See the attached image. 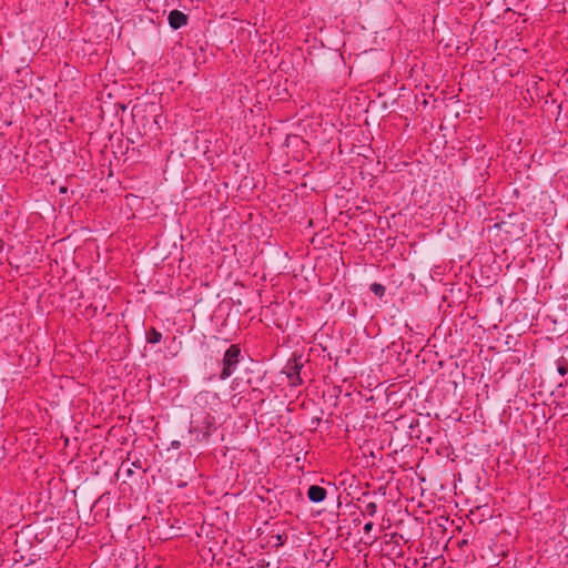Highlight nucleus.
<instances>
[{
  "label": "nucleus",
  "instance_id": "obj_10",
  "mask_svg": "<svg viewBox=\"0 0 568 568\" xmlns=\"http://www.w3.org/2000/svg\"><path fill=\"white\" fill-rule=\"evenodd\" d=\"M371 291L378 296L379 298L384 297L386 293V287L383 284L379 283H373L371 285Z\"/></svg>",
  "mask_w": 568,
  "mask_h": 568
},
{
  "label": "nucleus",
  "instance_id": "obj_9",
  "mask_svg": "<svg viewBox=\"0 0 568 568\" xmlns=\"http://www.w3.org/2000/svg\"><path fill=\"white\" fill-rule=\"evenodd\" d=\"M377 513V504L374 501L367 503L362 509L364 516L374 517Z\"/></svg>",
  "mask_w": 568,
  "mask_h": 568
},
{
  "label": "nucleus",
  "instance_id": "obj_2",
  "mask_svg": "<svg viewBox=\"0 0 568 568\" xmlns=\"http://www.w3.org/2000/svg\"><path fill=\"white\" fill-rule=\"evenodd\" d=\"M241 356V348L237 344H232L225 351L222 358V369L219 376L221 381L227 379L235 372Z\"/></svg>",
  "mask_w": 568,
  "mask_h": 568
},
{
  "label": "nucleus",
  "instance_id": "obj_1",
  "mask_svg": "<svg viewBox=\"0 0 568 568\" xmlns=\"http://www.w3.org/2000/svg\"><path fill=\"white\" fill-rule=\"evenodd\" d=\"M222 406L216 393L203 392L196 396L195 407L191 415L190 434L196 442H207L217 428V413Z\"/></svg>",
  "mask_w": 568,
  "mask_h": 568
},
{
  "label": "nucleus",
  "instance_id": "obj_6",
  "mask_svg": "<svg viewBox=\"0 0 568 568\" xmlns=\"http://www.w3.org/2000/svg\"><path fill=\"white\" fill-rule=\"evenodd\" d=\"M145 338L150 344H159L162 339V333L156 328L151 327L146 331Z\"/></svg>",
  "mask_w": 568,
  "mask_h": 568
},
{
  "label": "nucleus",
  "instance_id": "obj_15",
  "mask_svg": "<svg viewBox=\"0 0 568 568\" xmlns=\"http://www.w3.org/2000/svg\"><path fill=\"white\" fill-rule=\"evenodd\" d=\"M566 352H568V347H567Z\"/></svg>",
  "mask_w": 568,
  "mask_h": 568
},
{
  "label": "nucleus",
  "instance_id": "obj_14",
  "mask_svg": "<svg viewBox=\"0 0 568 568\" xmlns=\"http://www.w3.org/2000/svg\"><path fill=\"white\" fill-rule=\"evenodd\" d=\"M0 248H2V240H0Z\"/></svg>",
  "mask_w": 568,
  "mask_h": 568
},
{
  "label": "nucleus",
  "instance_id": "obj_4",
  "mask_svg": "<svg viewBox=\"0 0 568 568\" xmlns=\"http://www.w3.org/2000/svg\"><path fill=\"white\" fill-rule=\"evenodd\" d=\"M168 21L173 30H178L187 24L189 17L180 10H172L169 13Z\"/></svg>",
  "mask_w": 568,
  "mask_h": 568
},
{
  "label": "nucleus",
  "instance_id": "obj_13",
  "mask_svg": "<svg viewBox=\"0 0 568 568\" xmlns=\"http://www.w3.org/2000/svg\"><path fill=\"white\" fill-rule=\"evenodd\" d=\"M133 466H134V467H138V468H141V464H140V462H139V460L134 462V463H133Z\"/></svg>",
  "mask_w": 568,
  "mask_h": 568
},
{
  "label": "nucleus",
  "instance_id": "obj_7",
  "mask_svg": "<svg viewBox=\"0 0 568 568\" xmlns=\"http://www.w3.org/2000/svg\"><path fill=\"white\" fill-rule=\"evenodd\" d=\"M264 377H265V373H262L258 371L255 376L248 377L246 383L252 388V390L255 392L258 389V386L264 381Z\"/></svg>",
  "mask_w": 568,
  "mask_h": 568
},
{
  "label": "nucleus",
  "instance_id": "obj_8",
  "mask_svg": "<svg viewBox=\"0 0 568 568\" xmlns=\"http://www.w3.org/2000/svg\"><path fill=\"white\" fill-rule=\"evenodd\" d=\"M556 366H557V372L561 375V376H566L568 374V358L565 356V355H561L557 361H556Z\"/></svg>",
  "mask_w": 568,
  "mask_h": 568
},
{
  "label": "nucleus",
  "instance_id": "obj_11",
  "mask_svg": "<svg viewBox=\"0 0 568 568\" xmlns=\"http://www.w3.org/2000/svg\"><path fill=\"white\" fill-rule=\"evenodd\" d=\"M374 528V523L373 521H368L364 525V532L365 534H369Z\"/></svg>",
  "mask_w": 568,
  "mask_h": 568
},
{
  "label": "nucleus",
  "instance_id": "obj_3",
  "mask_svg": "<svg viewBox=\"0 0 568 568\" xmlns=\"http://www.w3.org/2000/svg\"><path fill=\"white\" fill-rule=\"evenodd\" d=\"M303 368L302 363V356H294L292 359H290L284 369L283 373L286 374L290 385L292 387H297L303 384V379L301 377V371Z\"/></svg>",
  "mask_w": 568,
  "mask_h": 568
},
{
  "label": "nucleus",
  "instance_id": "obj_5",
  "mask_svg": "<svg viewBox=\"0 0 568 568\" xmlns=\"http://www.w3.org/2000/svg\"><path fill=\"white\" fill-rule=\"evenodd\" d=\"M306 496L311 503L318 504L325 500L327 491L318 485H311L307 489Z\"/></svg>",
  "mask_w": 568,
  "mask_h": 568
},
{
  "label": "nucleus",
  "instance_id": "obj_12",
  "mask_svg": "<svg viewBox=\"0 0 568 568\" xmlns=\"http://www.w3.org/2000/svg\"><path fill=\"white\" fill-rule=\"evenodd\" d=\"M171 447L175 448V449H179L181 447V442L180 440H173L171 443Z\"/></svg>",
  "mask_w": 568,
  "mask_h": 568
}]
</instances>
